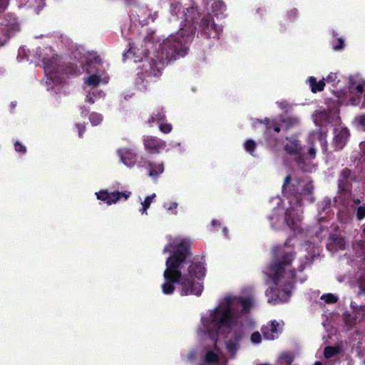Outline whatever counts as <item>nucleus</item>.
Wrapping results in <instances>:
<instances>
[{"label": "nucleus", "mask_w": 365, "mask_h": 365, "mask_svg": "<svg viewBox=\"0 0 365 365\" xmlns=\"http://www.w3.org/2000/svg\"><path fill=\"white\" fill-rule=\"evenodd\" d=\"M167 238L168 242L163 252L172 255L166 261L163 292L165 294H172L175 289L174 284H179L182 294L200 295L202 291L201 281L205 277V269L199 263H193L186 267L185 258L191 243L190 240L173 236Z\"/></svg>", "instance_id": "f257e3e1"}, {"label": "nucleus", "mask_w": 365, "mask_h": 365, "mask_svg": "<svg viewBox=\"0 0 365 365\" xmlns=\"http://www.w3.org/2000/svg\"><path fill=\"white\" fill-rule=\"evenodd\" d=\"M252 304L253 301L250 297L242 299L232 295L227 296L223 302L202 315L201 325L198 328L199 334H208L212 340H216L218 335L226 333L235 324L239 316V308L246 312Z\"/></svg>", "instance_id": "f03ea898"}, {"label": "nucleus", "mask_w": 365, "mask_h": 365, "mask_svg": "<svg viewBox=\"0 0 365 365\" xmlns=\"http://www.w3.org/2000/svg\"><path fill=\"white\" fill-rule=\"evenodd\" d=\"M351 103L365 107V81L358 76L350 78V97Z\"/></svg>", "instance_id": "7ed1b4c3"}, {"label": "nucleus", "mask_w": 365, "mask_h": 365, "mask_svg": "<svg viewBox=\"0 0 365 365\" xmlns=\"http://www.w3.org/2000/svg\"><path fill=\"white\" fill-rule=\"evenodd\" d=\"M131 195L130 192H109L108 190H101L96 192L98 200L105 202L108 205L116 203L122 197L127 200Z\"/></svg>", "instance_id": "20e7f679"}, {"label": "nucleus", "mask_w": 365, "mask_h": 365, "mask_svg": "<svg viewBox=\"0 0 365 365\" xmlns=\"http://www.w3.org/2000/svg\"><path fill=\"white\" fill-rule=\"evenodd\" d=\"M283 327L282 322L273 321L262 328V333L267 339H274L277 337L279 332L281 331Z\"/></svg>", "instance_id": "39448f33"}, {"label": "nucleus", "mask_w": 365, "mask_h": 365, "mask_svg": "<svg viewBox=\"0 0 365 365\" xmlns=\"http://www.w3.org/2000/svg\"><path fill=\"white\" fill-rule=\"evenodd\" d=\"M165 143L153 137L148 136L144 139L145 149L150 153H158L165 148Z\"/></svg>", "instance_id": "423d86ee"}, {"label": "nucleus", "mask_w": 365, "mask_h": 365, "mask_svg": "<svg viewBox=\"0 0 365 365\" xmlns=\"http://www.w3.org/2000/svg\"><path fill=\"white\" fill-rule=\"evenodd\" d=\"M123 163L128 167H133L135 163V155L130 150L123 148L118 150Z\"/></svg>", "instance_id": "0eeeda50"}, {"label": "nucleus", "mask_w": 365, "mask_h": 365, "mask_svg": "<svg viewBox=\"0 0 365 365\" xmlns=\"http://www.w3.org/2000/svg\"><path fill=\"white\" fill-rule=\"evenodd\" d=\"M284 147V150L291 154L297 153L301 150V146L297 140L294 138H287Z\"/></svg>", "instance_id": "6e6552de"}, {"label": "nucleus", "mask_w": 365, "mask_h": 365, "mask_svg": "<svg viewBox=\"0 0 365 365\" xmlns=\"http://www.w3.org/2000/svg\"><path fill=\"white\" fill-rule=\"evenodd\" d=\"M205 363L206 364H217V365H227V362L220 361V356L217 351H208L205 355Z\"/></svg>", "instance_id": "1a4fd4ad"}, {"label": "nucleus", "mask_w": 365, "mask_h": 365, "mask_svg": "<svg viewBox=\"0 0 365 365\" xmlns=\"http://www.w3.org/2000/svg\"><path fill=\"white\" fill-rule=\"evenodd\" d=\"M282 269V264L280 263L275 264L271 266L267 272L269 276L273 278L274 282L278 280L279 276L281 274V269Z\"/></svg>", "instance_id": "9d476101"}, {"label": "nucleus", "mask_w": 365, "mask_h": 365, "mask_svg": "<svg viewBox=\"0 0 365 365\" xmlns=\"http://www.w3.org/2000/svg\"><path fill=\"white\" fill-rule=\"evenodd\" d=\"M308 81H309L311 90L313 93H316L317 91H321L324 89V80L317 82V80L314 77H310L309 78Z\"/></svg>", "instance_id": "9b49d317"}, {"label": "nucleus", "mask_w": 365, "mask_h": 365, "mask_svg": "<svg viewBox=\"0 0 365 365\" xmlns=\"http://www.w3.org/2000/svg\"><path fill=\"white\" fill-rule=\"evenodd\" d=\"M348 137H349V133L346 129H345V128L341 129L339 132V133L336 135V138H335L338 148H341L344 146Z\"/></svg>", "instance_id": "f8f14e48"}, {"label": "nucleus", "mask_w": 365, "mask_h": 365, "mask_svg": "<svg viewBox=\"0 0 365 365\" xmlns=\"http://www.w3.org/2000/svg\"><path fill=\"white\" fill-rule=\"evenodd\" d=\"M165 115L163 113H160L158 115L156 120L159 122V129L161 132L164 133H168L172 130V125L169 123H163L161 121L164 118Z\"/></svg>", "instance_id": "ddd939ff"}, {"label": "nucleus", "mask_w": 365, "mask_h": 365, "mask_svg": "<svg viewBox=\"0 0 365 365\" xmlns=\"http://www.w3.org/2000/svg\"><path fill=\"white\" fill-rule=\"evenodd\" d=\"M294 356L288 353H282L279 359L278 364L279 365H290L293 361Z\"/></svg>", "instance_id": "4468645a"}, {"label": "nucleus", "mask_w": 365, "mask_h": 365, "mask_svg": "<svg viewBox=\"0 0 365 365\" xmlns=\"http://www.w3.org/2000/svg\"><path fill=\"white\" fill-rule=\"evenodd\" d=\"M155 197V194H152L151 195L146 197L144 201L142 202V208L140 210V212H141L142 215L147 214V210L150 207L151 202H153Z\"/></svg>", "instance_id": "2eb2a0df"}, {"label": "nucleus", "mask_w": 365, "mask_h": 365, "mask_svg": "<svg viewBox=\"0 0 365 365\" xmlns=\"http://www.w3.org/2000/svg\"><path fill=\"white\" fill-rule=\"evenodd\" d=\"M164 171V168L163 164H158L155 165H150V170L149 172V175L152 178H155L158 175L163 173Z\"/></svg>", "instance_id": "dca6fc26"}, {"label": "nucleus", "mask_w": 365, "mask_h": 365, "mask_svg": "<svg viewBox=\"0 0 365 365\" xmlns=\"http://www.w3.org/2000/svg\"><path fill=\"white\" fill-rule=\"evenodd\" d=\"M101 81H102V79L99 76H98L96 74H93V75L90 76L85 81V83L88 86H96L98 85Z\"/></svg>", "instance_id": "f3484780"}, {"label": "nucleus", "mask_w": 365, "mask_h": 365, "mask_svg": "<svg viewBox=\"0 0 365 365\" xmlns=\"http://www.w3.org/2000/svg\"><path fill=\"white\" fill-rule=\"evenodd\" d=\"M164 207L171 214L177 213L178 203L175 202H168L164 204Z\"/></svg>", "instance_id": "a211bd4d"}, {"label": "nucleus", "mask_w": 365, "mask_h": 365, "mask_svg": "<svg viewBox=\"0 0 365 365\" xmlns=\"http://www.w3.org/2000/svg\"><path fill=\"white\" fill-rule=\"evenodd\" d=\"M337 351H338L337 349H336L334 347H329V346L327 347L324 351V357L327 359L330 358V357L333 356L334 355H335L337 353Z\"/></svg>", "instance_id": "6ab92c4d"}, {"label": "nucleus", "mask_w": 365, "mask_h": 365, "mask_svg": "<svg viewBox=\"0 0 365 365\" xmlns=\"http://www.w3.org/2000/svg\"><path fill=\"white\" fill-rule=\"evenodd\" d=\"M90 120H91V121L93 125H96L99 124L101 122L102 118H101L100 114L92 113L90 115Z\"/></svg>", "instance_id": "aec40b11"}, {"label": "nucleus", "mask_w": 365, "mask_h": 365, "mask_svg": "<svg viewBox=\"0 0 365 365\" xmlns=\"http://www.w3.org/2000/svg\"><path fill=\"white\" fill-rule=\"evenodd\" d=\"M255 145L256 144L253 140H249L245 142V148L247 152L252 153V151L255 149Z\"/></svg>", "instance_id": "412c9836"}, {"label": "nucleus", "mask_w": 365, "mask_h": 365, "mask_svg": "<svg viewBox=\"0 0 365 365\" xmlns=\"http://www.w3.org/2000/svg\"><path fill=\"white\" fill-rule=\"evenodd\" d=\"M251 341L253 344H259L262 341L261 334L258 332H254L250 337Z\"/></svg>", "instance_id": "4be33fe9"}, {"label": "nucleus", "mask_w": 365, "mask_h": 365, "mask_svg": "<svg viewBox=\"0 0 365 365\" xmlns=\"http://www.w3.org/2000/svg\"><path fill=\"white\" fill-rule=\"evenodd\" d=\"M289 298V290L283 291L279 295V302H287Z\"/></svg>", "instance_id": "5701e85b"}, {"label": "nucleus", "mask_w": 365, "mask_h": 365, "mask_svg": "<svg viewBox=\"0 0 365 365\" xmlns=\"http://www.w3.org/2000/svg\"><path fill=\"white\" fill-rule=\"evenodd\" d=\"M322 299H324L327 303H333L337 300L336 297L331 294L322 296Z\"/></svg>", "instance_id": "b1692460"}, {"label": "nucleus", "mask_w": 365, "mask_h": 365, "mask_svg": "<svg viewBox=\"0 0 365 365\" xmlns=\"http://www.w3.org/2000/svg\"><path fill=\"white\" fill-rule=\"evenodd\" d=\"M338 76L335 73H330L326 78V81L328 83H333L334 84L335 81L337 80Z\"/></svg>", "instance_id": "393cba45"}, {"label": "nucleus", "mask_w": 365, "mask_h": 365, "mask_svg": "<svg viewBox=\"0 0 365 365\" xmlns=\"http://www.w3.org/2000/svg\"><path fill=\"white\" fill-rule=\"evenodd\" d=\"M227 349L231 354H234L237 349V346L236 344H231L227 343Z\"/></svg>", "instance_id": "a878e982"}, {"label": "nucleus", "mask_w": 365, "mask_h": 365, "mask_svg": "<svg viewBox=\"0 0 365 365\" xmlns=\"http://www.w3.org/2000/svg\"><path fill=\"white\" fill-rule=\"evenodd\" d=\"M357 217L359 220H361L365 217V207H359L358 208Z\"/></svg>", "instance_id": "bb28decb"}, {"label": "nucleus", "mask_w": 365, "mask_h": 365, "mask_svg": "<svg viewBox=\"0 0 365 365\" xmlns=\"http://www.w3.org/2000/svg\"><path fill=\"white\" fill-rule=\"evenodd\" d=\"M15 149L17 152L24 153L26 151L25 147L18 142L15 144Z\"/></svg>", "instance_id": "cd10ccee"}, {"label": "nucleus", "mask_w": 365, "mask_h": 365, "mask_svg": "<svg viewBox=\"0 0 365 365\" xmlns=\"http://www.w3.org/2000/svg\"><path fill=\"white\" fill-rule=\"evenodd\" d=\"M312 138L313 140L319 139L322 140L323 135L321 133H316L312 135Z\"/></svg>", "instance_id": "c85d7f7f"}, {"label": "nucleus", "mask_w": 365, "mask_h": 365, "mask_svg": "<svg viewBox=\"0 0 365 365\" xmlns=\"http://www.w3.org/2000/svg\"><path fill=\"white\" fill-rule=\"evenodd\" d=\"M342 47H343V41L341 39H339V44L336 45V46H334V50H339Z\"/></svg>", "instance_id": "c756f323"}, {"label": "nucleus", "mask_w": 365, "mask_h": 365, "mask_svg": "<svg viewBox=\"0 0 365 365\" xmlns=\"http://www.w3.org/2000/svg\"><path fill=\"white\" fill-rule=\"evenodd\" d=\"M316 150L313 148H310L309 150V154L310 155L311 158H314L315 156Z\"/></svg>", "instance_id": "7c9ffc66"}, {"label": "nucleus", "mask_w": 365, "mask_h": 365, "mask_svg": "<svg viewBox=\"0 0 365 365\" xmlns=\"http://www.w3.org/2000/svg\"><path fill=\"white\" fill-rule=\"evenodd\" d=\"M359 122L363 125H365V115H361L359 118Z\"/></svg>", "instance_id": "2f4dec72"}, {"label": "nucleus", "mask_w": 365, "mask_h": 365, "mask_svg": "<svg viewBox=\"0 0 365 365\" xmlns=\"http://www.w3.org/2000/svg\"><path fill=\"white\" fill-rule=\"evenodd\" d=\"M291 261V258H289L288 259H286L283 262V265L285 266V265H287L289 264V262Z\"/></svg>", "instance_id": "473e14b6"}, {"label": "nucleus", "mask_w": 365, "mask_h": 365, "mask_svg": "<svg viewBox=\"0 0 365 365\" xmlns=\"http://www.w3.org/2000/svg\"><path fill=\"white\" fill-rule=\"evenodd\" d=\"M133 50L132 49H130L127 53H126V56L130 57L131 54H133Z\"/></svg>", "instance_id": "72a5a7b5"}, {"label": "nucleus", "mask_w": 365, "mask_h": 365, "mask_svg": "<svg viewBox=\"0 0 365 365\" xmlns=\"http://www.w3.org/2000/svg\"><path fill=\"white\" fill-rule=\"evenodd\" d=\"M314 365H322V364L320 362L317 361V362L314 363Z\"/></svg>", "instance_id": "f704fd0d"}, {"label": "nucleus", "mask_w": 365, "mask_h": 365, "mask_svg": "<svg viewBox=\"0 0 365 365\" xmlns=\"http://www.w3.org/2000/svg\"><path fill=\"white\" fill-rule=\"evenodd\" d=\"M87 101H88L90 103H93V101L91 98H87Z\"/></svg>", "instance_id": "c9c22d12"}, {"label": "nucleus", "mask_w": 365, "mask_h": 365, "mask_svg": "<svg viewBox=\"0 0 365 365\" xmlns=\"http://www.w3.org/2000/svg\"><path fill=\"white\" fill-rule=\"evenodd\" d=\"M274 130L276 132H279V128L278 127H276V128H274Z\"/></svg>", "instance_id": "e433bc0d"}, {"label": "nucleus", "mask_w": 365, "mask_h": 365, "mask_svg": "<svg viewBox=\"0 0 365 365\" xmlns=\"http://www.w3.org/2000/svg\"><path fill=\"white\" fill-rule=\"evenodd\" d=\"M6 4V0H3V3H2V4H3V5H5Z\"/></svg>", "instance_id": "4c0bfd02"}, {"label": "nucleus", "mask_w": 365, "mask_h": 365, "mask_svg": "<svg viewBox=\"0 0 365 365\" xmlns=\"http://www.w3.org/2000/svg\"><path fill=\"white\" fill-rule=\"evenodd\" d=\"M361 289L363 290L364 292H365V287L361 286Z\"/></svg>", "instance_id": "58836bf2"}, {"label": "nucleus", "mask_w": 365, "mask_h": 365, "mask_svg": "<svg viewBox=\"0 0 365 365\" xmlns=\"http://www.w3.org/2000/svg\"><path fill=\"white\" fill-rule=\"evenodd\" d=\"M289 180V177L286 178V182H287Z\"/></svg>", "instance_id": "ea45409f"}, {"label": "nucleus", "mask_w": 365, "mask_h": 365, "mask_svg": "<svg viewBox=\"0 0 365 365\" xmlns=\"http://www.w3.org/2000/svg\"><path fill=\"white\" fill-rule=\"evenodd\" d=\"M217 222L215 220L212 221V225H215Z\"/></svg>", "instance_id": "a19ab883"}, {"label": "nucleus", "mask_w": 365, "mask_h": 365, "mask_svg": "<svg viewBox=\"0 0 365 365\" xmlns=\"http://www.w3.org/2000/svg\"><path fill=\"white\" fill-rule=\"evenodd\" d=\"M364 232H365V227H364Z\"/></svg>", "instance_id": "79ce46f5"}]
</instances>
